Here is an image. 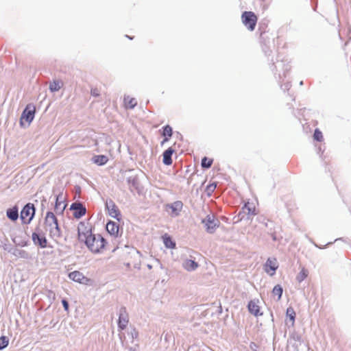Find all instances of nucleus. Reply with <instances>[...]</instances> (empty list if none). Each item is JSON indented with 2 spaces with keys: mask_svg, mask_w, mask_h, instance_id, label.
Wrapping results in <instances>:
<instances>
[{
  "mask_svg": "<svg viewBox=\"0 0 351 351\" xmlns=\"http://www.w3.org/2000/svg\"><path fill=\"white\" fill-rule=\"evenodd\" d=\"M32 237L35 245H38L42 248L47 247V241L45 237V234L40 228H37L36 229V231L32 234Z\"/></svg>",
  "mask_w": 351,
  "mask_h": 351,
  "instance_id": "6",
  "label": "nucleus"
},
{
  "mask_svg": "<svg viewBox=\"0 0 351 351\" xmlns=\"http://www.w3.org/2000/svg\"><path fill=\"white\" fill-rule=\"evenodd\" d=\"M128 38H129L130 40H132V38L129 37L128 36H126Z\"/></svg>",
  "mask_w": 351,
  "mask_h": 351,
  "instance_id": "42",
  "label": "nucleus"
},
{
  "mask_svg": "<svg viewBox=\"0 0 351 351\" xmlns=\"http://www.w3.org/2000/svg\"><path fill=\"white\" fill-rule=\"evenodd\" d=\"M63 199L64 198L61 195H58L56 197L55 210L57 213L62 214L66 207Z\"/></svg>",
  "mask_w": 351,
  "mask_h": 351,
  "instance_id": "16",
  "label": "nucleus"
},
{
  "mask_svg": "<svg viewBox=\"0 0 351 351\" xmlns=\"http://www.w3.org/2000/svg\"><path fill=\"white\" fill-rule=\"evenodd\" d=\"M164 243L167 248H173L176 246V243L171 240L170 237H165Z\"/></svg>",
  "mask_w": 351,
  "mask_h": 351,
  "instance_id": "28",
  "label": "nucleus"
},
{
  "mask_svg": "<svg viewBox=\"0 0 351 351\" xmlns=\"http://www.w3.org/2000/svg\"><path fill=\"white\" fill-rule=\"evenodd\" d=\"M6 215L10 219L16 221L19 217L18 208L16 207H13L8 209Z\"/></svg>",
  "mask_w": 351,
  "mask_h": 351,
  "instance_id": "22",
  "label": "nucleus"
},
{
  "mask_svg": "<svg viewBox=\"0 0 351 351\" xmlns=\"http://www.w3.org/2000/svg\"><path fill=\"white\" fill-rule=\"evenodd\" d=\"M174 150L169 147L167 150H165L163 153V160L162 162L166 165H170L172 164L171 156Z\"/></svg>",
  "mask_w": 351,
  "mask_h": 351,
  "instance_id": "17",
  "label": "nucleus"
},
{
  "mask_svg": "<svg viewBox=\"0 0 351 351\" xmlns=\"http://www.w3.org/2000/svg\"><path fill=\"white\" fill-rule=\"evenodd\" d=\"M69 278L71 280L79 283H82L83 280L85 279L84 274L79 271H74L71 272L69 274Z\"/></svg>",
  "mask_w": 351,
  "mask_h": 351,
  "instance_id": "18",
  "label": "nucleus"
},
{
  "mask_svg": "<svg viewBox=\"0 0 351 351\" xmlns=\"http://www.w3.org/2000/svg\"><path fill=\"white\" fill-rule=\"evenodd\" d=\"M300 85H302L303 84V82L301 81L300 83Z\"/></svg>",
  "mask_w": 351,
  "mask_h": 351,
  "instance_id": "41",
  "label": "nucleus"
},
{
  "mask_svg": "<svg viewBox=\"0 0 351 351\" xmlns=\"http://www.w3.org/2000/svg\"><path fill=\"white\" fill-rule=\"evenodd\" d=\"M282 292H283L282 288L279 285H276L272 290L273 294L278 295V300H280L281 298Z\"/></svg>",
  "mask_w": 351,
  "mask_h": 351,
  "instance_id": "26",
  "label": "nucleus"
},
{
  "mask_svg": "<svg viewBox=\"0 0 351 351\" xmlns=\"http://www.w3.org/2000/svg\"><path fill=\"white\" fill-rule=\"evenodd\" d=\"M313 137L316 141H321L323 138L322 133L318 129H316Z\"/></svg>",
  "mask_w": 351,
  "mask_h": 351,
  "instance_id": "32",
  "label": "nucleus"
},
{
  "mask_svg": "<svg viewBox=\"0 0 351 351\" xmlns=\"http://www.w3.org/2000/svg\"><path fill=\"white\" fill-rule=\"evenodd\" d=\"M162 135L166 137H171L172 136V128L169 125L163 128Z\"/></svg>",
  "mask_w": 351,
  "mask_h": 351,
  "instance_id": "29",
  "label": "nucleus"
},
{
  "mask_svg": "<svg viewBox=\"0 0 351 351\" xmlns=\"http://www.w3.org/2000/svg\"><path fill=\"white\" fill-rule=\"evenodd\" d=\"M77 230L79 240L84 241L90 251L95 254L101 252L105 247L106 240L100 234H92L82 222L78 225Z\"/></svg>",
  "mask_w": 351,
  "mask_h": 351,
  "instance_id": "1",
  "label": "nucleus"
},
{
  "mask_svg": "<svg viewBox=\"0 0 351 351\" xmlns=\"http://www.w3.org/2000/svg\"><path fill=\"white\" fill-rule=\"evenodd\" d=\"M124 104L126 108L132 109L136 106L137 101L134 98H130L129 96H125Z\"/></svg>",
  "mask_w": 351,
  "mask_h": 351,
  "instance_id": "25",
  "label": "nucleus"
},
{
  "mask_svg": "<svg viewBox=\"0 0 351 351\" xmlns=\"http://www.w3.org/2000/svg\"><path fill=\"white\" fill-rule=\"evenodd\" d=\"M63 82L61 80H56L50 83L49 88L51 92L58 91L62 86Z\"/></svg>",
  "mask_w": 351,
  "mask_h": 351,
  "instance_id": "23",
  "label": "nucleus"
},
{
  "mask_svg": "<svg viewBox=\"0 0 351 351\" xmlns=\"http://www.w3.org/2000/svg\"><path fill=\"white\" fill-rule=\"evenodd\" d=\"M45 226L46 231L49 232V237L58 241L62 237V232L59 227L58 219L52 212H47L45 218Z\"/></svg>",
  "mask_w": 351,
  "mask_h": 351,
  "instance_id": "2",
  "label": "nucleus"
},
{
  "mask_svg": "<svg viewBox=\"0 0 351 351\" xmlns=\"http://www.w3.org/2000/svg\"><path fill=\"white\" fill-rule=\"evenodd\" d=\"M286 316L289 320L290 326H293L295 318V313L292 307H289L287 308Z\"/></svg>",
  "mask_w": 351,
  "mask_h": 351,
  "instance_id": "24",
  "label": "nucleus"
},
{
  "mask_svg": "<svg viewBox=\"0 0 351 351\" xmlns=\"http://www.w3.org/2000/svg\"><path fill=\"white\" fill-rule=\"evenodd\" d=\"M35 114V107L31 104H28L22 112L20 119V125L22 127L29 126L33 121Z\"/></svg>",
  "mask_w": 351,
  "mask_h": 351,
  "instance_id": "3",
  "label": "nucleus"
},
{
  "mask_svg": "<svg viewBox=\"0 0 351 351\" xmlns=\"http://www.w3.org/2000/svg\"><path fill=\"white\" fill-rule=\"evenodd\" d=\"M278 267L276 258H268L265 264V271L270 276H273Z\"/></svg>",
  "mask_w": 351,
  "mask_h": 351,
  "instance_id": "12",
  "label": "nucleus"
},
{
  "mask_svg": "<svg viewBox=\"0 0 351 351\" xmlns=\"http://www.w3.org/2000/svg\"><path fill=\"white\" fill-rule=\"evenodd\" d=\"M106 207L108 211V214L110 217L115 218L118 220L119 216L120 215V212L118 207L116 206L114 202L112 200H109L106 202Z\"/></svg>",
  "mask_w": 351,
  "mask_h": 351,
  "instance_id": "10",
  "label": "nucleus"
},
{
  "mask_svg": "<svg viewBox=\"0 0 351 351\" xmlns=\"http://www.w3.org/2000/svg\"><path fill=\"white\" fill-rule=\"evenodd\" d=\"M129 317L126 308L123 306L119 309L118 327L120 330H124L128 324Z\"/></svg>",
  "mask_w": 351,
  "mask_h": 351,
  "instance_id": "8",
  "label": "nucleus"
},
{
  "mask_svg": "<svg viewBox=\"0 0 351 351\" xmlns=\"http://www.w3.org/2000/svg\"><path fill=\"white\" fill-rule=\"evenodd\" d=\"M130 335H131L133 339H135L138 338V332L135 328H134L131 330Z\"/></svg>",
  "mask_w": 351,
  "mask_h": 351,
  "instance_id": "34",
  "label": "nucleus"
},
{
  "mask_svg": "<svg viewBox=\"0 0 351 351\" xmlns=\"http://www.w3.org/2000/svg\"><path fill=\"white\" fill-rule=\"evenodd\" d=\"M131 257H132L134 259V263H133L134 267L138 269H140L141 268V254H140L139 251L136 249H133L130 252Z\"/></svg>",
  "mask_w": 351,
  "mask_h": 351,
  "instance_id": "15",
  "label": "nucleus"
},
{
  "mask_svg": "<svg viewBox=\"0 0 351 351\" xmlns=\"http://www.w3.org/2000/svg\"><path fill=\"white\" fill-rule=\"evenodd\" d=\"M108 160V158L107 156H104V155H97V156H94L93 158H92V161L97 165H105Z\"/></svg>",
  "mask_w": 351,
  "mask_h": 351,
  "instance_id": "20",
  "label": "nucleus"
},
{
  "mask_svg": "<svg viewBox=\"0 0 351 351\" xmlns=\"http://www.w3.org/2000/svg\"><path fill=\"white\" fill-rule=\"evenodd\" d=\"M250 348H251V349H252V350H255V351H256V348H256V344H255V343H252L250 344Z\"/></svg>",
  "mask_w": 351,
  "mask_h": 351,
  "instance_id": "37",
  "label": "nucleus"
},
{
  "mask_svg": "<svg viewBox=\"0 0 351 351\" xmlns=\"http://www.w3.org/2000/svg\"><path fill=\"white\" fill-rule=\"evenodd\" d=\"M147 267H148L149 269H152V265H149V264H148V265H147Z\"/></svg>",
  "mask_w": 351,
  "mask_h": 351,
  "instance_id": "40",
  "label": "nucleus"
},
{
  "mask_svg": "<svg viewBox=\"0 0 351 351\" xmlns=\"http://www.w3.org/2000/svg\"><path fill=\"white\" fill-rule=\"evenodd\" d=\"M202 223L206 227V230L208 233H213L216 228L219 227V221L214 215H208L202 220Z\"/></svg>",
  "mask_w": 351,
  "mask_h": 351,
  "instance_id": "5",
  "label": "nucleus"
},
{
  "mask_svg": "<svg viewBox=\"0 0 351 351\" xmlns=\"http://www.w3.org/2000/svg\"><path fill=\"white\" fill-rule=\"evenodd\" d=\"M213 163V160L210 159H208L206 157H204L202 160L201 165L203 168H209Z\"/></svg>",
  "mask_w": 351,
  "mask_h": 351,
  "instance_id": "30",
  "label": "nucleus"
},
{
  "mask_svg": "<svg viewBox=\"0 0 351 351\" xmlns=\"http://www.w3.org/2000/svg\"><path fill=\"white\" fill-rule=\"evenodd\" d=\"M216 184H210L206 186V191L208 195H210L216 189Z\"/></svg>",
  "mask_w": 351,
  "mask_h": 351,
  "instance_id": "33",
  "label": "nucleus"
},
{
  "mask_svg": "<svg viewBox=\"0 0 351 351\" xmlns=\"http://www.w3.org/2000/svg\"><path fill=\"white\" fill-rule=\"evenodd\" d=\"M35 214V208L33 204H27L21 212V218L24 223H29Z\"/></svg>",
  "mask_w": 351,
  "mask_h": 351,
  "instance_id": "7",
  "label": "nucleus"
},
{
  "mask_svg": "<svg viewBox=\"0 0 351 351\" xmlns=\"http://www.w3.org/2000/svg\"><path fill=\"white\" fill-rule=\"evenodd\" d=\"M254 209L252 210L250 208H248V213H252V215H256V213H254Z\"/></svg>",
  "mask_w": 351,
  "mask_h": 351,
  "instance_id": "38",
  "label": "nucleus"
},
{
  "mask_svg": "<svg viewBox=\"0 0 351 351\" xmlns=\"http://www.w3.org/2000/svg\"><path fill=\"white\" fill-rule=\"evenodd\" d=\"M90 94L93 97H98L100 95V92L97 88H95L91 89Z\"/></svg>",
  "mask_w": 351,
  "mask_h": 351,
  "instance_id": "35",
  "label": "nucleus"
},
{
  "mask_svg": "<svg viewBox=\"0 0 351 351\" xmlns=\"http://www.w3.org/2000/svg\"><path fill=\"white\" fill-rule=\"evenodd\" d=\"M126 181L129 185V189L131 192H134V191H136L138 193L141 192V189L138 177L136 176H131L128 177Z\"/></svg>",
  "mask_w": 351,
  "mask_h": 351,
  "instance_id": "11",
  "label": "nucleus"
},
{
  "mask_svg": "<svg viewBox=\"0 0 351 351\" xmlns=\"http://www.w3.org/2000/svg\"><path fill=\"white\" fill-rule=\"evenodd\" d=\"M106 230L111 235L116 236L119 232V226L114 221H109L106 224Z\"/></svg>",
  "mask_w": 351,
  "mask_h": 351,
  "instance_id": "19",
  "label": "nucleus"
},
{
  "mask_svg": "<svg viewBox=\"0 0 351 351\" xmlns=\"http://www.w3.org/2000/svg\"><path fill=\"white\" fill-rule=\"evenodd\" d=\"M169 137H167V136L165 137V138H164L163 141L162 142V143H164L168 141H169Z\"/></svg>",
  "mask_w": 351,
  "mask_h": 351,
  "instance_id": "39",
  "label": "nucleus"
},
{
  "mask_svg": "<svg viewBox=\"0 0 351 351\" xmlns=\"http://www.w3.org/2000/svg\"><path fill=\"white\" fill-rule=\"evenodd\" d=\"M182 265L187 271H193L199 267V264L195 260L189 258L184 259Z\"/></svg>",
  "mask_w": 351,
  "mask_h": 351,
  "instance_id": "13",
  "label": "nucleus"
},
{
  "mask_svg": "<svg viewBox=\"0 0 351 351\" xmlns=\"http://www.w3.org/2000/svg\"><path fill=\"white\" fill-rule=\"evenodd\" d=\"M242 21L245 26L250 31L255 28L257 17L252 12H244L241 16Z\"/></svg>",
  "mask_w": 351,
  "mask_h": 351,
  "instance_id": "4",
  "label": "nucleus"
},
{
  "mask_svg": "<svg viewBox=\"0 0 351 351\" xmlns=\"http://www.w3.org/2000/svg\"><path fill=\"white\" fill-rule=\"evenodd\" d=\"M62 302L64 308L66 310L69 307L68 302L64 300H63Z\"/></svg>",
  "mask_w": 351,
  "mask_h": 351,
  "instance_id": "36",
  "label": "nucleus"
},
{
  "mask_svg": "<svg viewBox=\"0 0 351 351\" xmlns=\"http://www.w3.org/2000/svg\"><path fill=\"white\" fill-rule=\"evenodd\" d=\"M73 210V216L76 219H80L86 214V208L80 202L73 203L70 208Z\"/></svg>",
  "mask_w": 351,
  "mask_h": 351,
  "instance_id": "9",
  "label": "nucleus"
},
{
  "mask_svg": "<svg viewBox=\"0 0 351 351\" xmlns=\"http://www.w3.org/2000/svg\"><path fill=\"white\" fill-rule=\"evenodd\" d=\"M8 345V339L6 337H0V350L5 348Z\"/></svg>",
  "mask_w": 351,
  "mask_h": 351,
  "instance_id": "31",
  "label": "nucleus"
},
{
  "mask_svg": "<svg viewBox=\"0 0 351 351\" xmlns=\"http://www.w3.org/2000/svg\"><path fill=\"white\" fill-rule=\"evenodd\" d=\"M248 310L252 314L254 315L255 316L261 315V313H259V306H258L257 303L255 301L252 300L249 302Z\"/></svg>",
  "mask_w": 351,
  "mask_h": 351,
  "instance_id": "21",
  "label": "nucleus"
},
{
  "mask_svg": "<svg viewBox=\"0 0 351 351\" xmlns=\"http://www.w3.org/2000/svg\"><path fill=\"white\" fill-rule=\"evenodd\" d=\"M307 275H308L307 271L305 269H302L300 271V272L298 274V275L297 276L296 279L299 282H300L306 278Z\"/></svg>",
  "mask_w": 351,
  "mask_h": 351,
  "instance_id": "27",
  "label": "nucleus"
},
{
  "mask_svg": "<svg viewBox=\"0 0 351 351\" xmlns=\"http://www.w3.org/2000/svg\"><path fill=\"white\" fill-rule=\"evenodd\" d=\"M169 208L171 210V216H178L182 209L183 203L181 201H176L168 205Z\"/></svg>",
  "mask_w": 351,
  "mask_h": 351,
  "instance_id": "14",
  "label": "nucleus"
}]
</instances>
